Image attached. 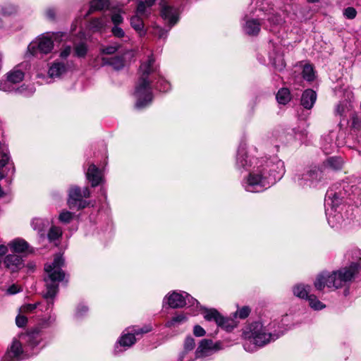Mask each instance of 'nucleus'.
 <instances>
[{
    "mask_svg": "<svg viewBox=\"0 0 361 361\" xmlns=\"http://www.w3.org/2000/svg\"><path fill=\"white\" fill-rule=\"evenodd\" d=\"M62 235V230L57 226H52L48 233V238L50 241L59 239Z\"/></svg>",
    "mask_w": 361,
    "mask_h": 361,
    "instance_id": "c03bdc74",
    "label": "nucleus"
},
{
    "mask_svg": "<svg viewBox=\"0 0 361 361\" xmlns=\"http://www.w3.org/2000/svg\"><path fill=\"white\" fill-rule=\"evenodd\" d=\"M103 64H109L113 66L115 68H120L123 66V60L121 57H116L112 59L102 58Z\"/></svg>",
    "mask_w": 361,
    "mask_h": 361,
    "instance_id": "79ce46f5",
    "label": "nucleus"
},
{
    "mask_svg": "<svg viewBox=\"0 0 361 361\" xmlns=\"http://www.w3.org/2000/svg\"><path fill=\"white\" fill-rule=\"evenodd\" d=\"M10 81L15 85L21 82L24 78V73L18 69L14 68L6 75Z\"/></svg>",
    "mask_w": 361,
    "mask_h": 361,
    "instance_id": "c9c22d12",
    "label": "nucleus"
},
{
    "mask_svg": "<svg viewBox=\"0 0 361 361\" xmlns=\"http://www.w3.org/2000/svg\"><path fill=\"white\" fill-rule=\"evenodd\" d=\"M328 223L332 228H338L341 225L343 219L341 214H328Z\"/></svg>",
    "mask_w": 361,
    "mask_h": 361,
    "instance_id": "58836bf2",
    "label": "nucleus"
},
{
    "mask_svg": "<svg viewBox=\"0 0 361 361\" xmlns=\"http://www.w3.org/2000/svg\"><path fill=\"white\" fill-rule=\"evenodd\" d=\"M267 15L269 16L267 20L270 23L271 27L279 25L283 21L282 18L279 14H275L270 11V14Z\"/></svg>",
    "mask_w": 361,
    "mask_h": 361,
    "instance_id": "de8ad7c7",
    "label": "nucleus"
},
{
    "mask_svg": "<svg viewBox=\"0 0 361 361\" xmlns=\"http://www.w3.org/2000/svg\"><path fill=\"white\" fill-rule=\"evenodd\" d=\"M152 330V326L150 324L145 325L142 327L133 326L126 329V331H129L133 334V336H142L145 334L149 333Z\"/></svg>",
    "mask_w": 361,
    "mask_h": 361,
    "instance_id": "f704fd0d",
    "label": "nucleus"
},
{
    "mask_svg": "<svg viewBox=\"0 0 361 361\" xmlns=\"http://www.w3.org/2000/svg\"><path fill=\"white\" fill-rule=\"evenodd\" d=\"M311 290V286L304 283H298L292 287V292L293 295L306 301L312 295V293H310Z\"/></svg>",
    "mask_w": 361,
    "mask_h": 361,
    "instance_id": "a211bd4d",
    "label": "nucleus"
},
{
    "mask_svg": "<svg viewBox=\"0 0 361 361\" xmlns=\"http://www.w3.org/2000/svg\"><path fill=\"white\" fill-rule=\"evenodd\" d=\"M186 297H188L187 293L173 291L165 296L163 302L164 304H168L171 308H180L186 305Z\"/></svg>",
    "mask_w": 361,
    "mask_h": 361,
    "instance_id": "9b49d317",
    "label": "nucleus"
},
{
    "mask_svg": "<svg viewBox=\"0 0 361 361\" xmlns=\"http://www.w3.org/2000/svg\"><path fill=\"white\" fill-rule=\"evenodd\" d=\"M136 338L129 331H124L115 345L114 352L118 354L135 344Z\"/></svg>",
    "mask_w": 361,
    "mask_h": 361,
    "instance_id": "ddd939ff",
    "label": "nucleus"
},
{
    "mask_svg": "<svg viewBox=\"0 0 361 361\" xmlns=\"http://www.w3.org/2000/svg\"><path fill=\"white\" fill-rule=\"evenodd\" d=\"M222 349L220 341L214 343L212 340L204 339V357Z\"/></svg>",
    "mask_w": 361,
    "mask_h": 361,
    "instance_id": "c85d7f7f",
    "label": "nucleus"
},
{
    "mask_svg": "<svg viewBox=\"0 0 361 361\" xmlns=\"http://www.w3.org/2000/svg\"><path fill=\"white\" fill-rule=\"evenodd\" d=\"M316 99V92L311 89H307L302 94L301 105L307 109H310L312 108Z\"/></svg>",
    "mask_w": 361,
    "mask_h": 361,
    "instance_id": "b1692460",
    "label": "nucleus"
},
{
    "mask_svg": "<svg viewBox=\"0 0 361 361\" xmlns=\"http://www.w3.org/2000/svg\"><path fill=\"white\" fill-rule=\"evenodd\" d=\"M111 19L114 25H119L123 22V18L118 12L113 13Z\"/></svg>",
    "mask_w": 361,
    "mask_h": 361,
    "instance_id": "13d9d810",
    "label": "nucleus"
},
{
    "mask_svg": "<svg viewBox=\"0 0 361 361\" xmlns=\"http://www.w3.org/2000/svg\"><path fill=\"white\" fill-rule=\"evenodd\" d=\"M356 273L357 272H322L317 276L314 281V287L319 292H324L325 288H326L328 291H334L354 279Z\"/></svg>",
    "mask_w": 361,
    "mask_h": 361,
    "instance_id": "39448f33",
    "label": "nucleus"
},
{
    "mask_svg": "<svg viewBox=\"0 0 361 361\" xmlns=\"http://www.w3.org/2000/svg\"><path fill=\"white\" fill-rule=\"evenodd\" d=\"M21 290H22L21 287L18 286V285H16V284H13V285L11 286L8 288V293L9 294H16L17 293H19Z\"/></svg>",
    "mask_w": 361,
    "mask_h": 361,
    "instance_id": "774afa93",
    "label": "nucleus"
},
{
    "mask_svg": "<svg viewBox=\"0 0 361 361\" xmlns=\"http://www.w3.org/2000/svg\"><path fill=\"white\" fill-rule=\"evenodd\" d=\"M108 0H92L90 1V7L87 15H90L94 11H102L108 8Z\"/></svg>",
    "mask_w": 361,
    "mask_h": 361,
    "instance_id": "473e14b6",
    "label": "nucleus"
},
{
    "mask_svg": "<svg viewBox=\"0 0 361 361\" xmlns=\"http://www.w3.org/2000/svg\"><path fill=\"white\" fill-rule=\"evenodd\" d=\"M42 341L38 333L23 334L15 338L1 361H15L26 358L39 352Z\"/></svg>",
    "mask_w": 361,
    "mask_h": 361,
    "instance_id": "20e7f679",
    "label": "nucleus"
},
{
    "mask_svg": "<svg viewBox=\"0 0 361 361\" xmlns=\"http://www.w3.org/2000/svg\"><path fill=\"white\" fill-rule=\"evenodd\" d=\"M357 12L354 7L348 6L343 9V15L348 20H353L357 16Z\"/></svg>",
    "mask_w": 361,
    "mask_h": 361,
    "instance_id": "49530a36",
    "label": "nucleus"
},
{
    "mask_svg": "<svg viewBox=\"0 0 361 361\" xmlns=\"http://www.w3.org/2000/svg\"><path fill=\"white\" fill-rule=\"evenodd\" d=\"M326 165L334 170H338L343 166V160L340 157H331L326 160Z\"/></svg>",
    "mask_w": 361,
    "mask_h": 361,
    "instance_id": "a19ab883",
    "label": "nucleus"
},
{
    "mask_svg": "<svg viewBox=\"0 0 361 361\" xmlns=\"http://www.w3.org/2000/svg\"><path fill=\"white\" fill-rule=\"evenodd\" d=\"M203 356V340L198 343L197 348L195 351V358H200Z\"/></svg>",
    "mask_w": 361,
    "mask_h": 361,
    "instance_id": "338daca9",
    "label": "nucleus"
},
{
    "mask_svg": "<svg viewBox=\"0 0 361 361\" xmlns=\"http://www.w3.org/2000/svg\"><path fill=\"white\" fill-rule=\"evenodd\" d=\"M261 29V23L257 19L247 18L243 25L244 32L250 36L257 35Z\"/></svg>",
    "mask_w": 361,
    "mask_h": 361,
    "instance_id": "5701e85b",
    "label": "nucleus"
},
{
    "mask_svg": "<svg viewBox=\"0 0 361 361\" xmlns=\"http://www.w3.org/2000/svg\"><path fill=\"white\" fill-rule=\"evenodd\" d=\"M55 319L56 317L54 315H49L47 319H43L41 323L42 327L49 326L54 322Z\"/></svg>",
    "mask_w": 361,
    "mask_h": 361,
    "instance_id": "e2e57ef3",
    "label": "nucleus"
},
{
    "mask_svg": "<svg viewBox=\"0 0 361 361\" xmlns=\"http://www.w3.org/2000/svg\"><path fill=\"white\" fill-rule=\"evenodd\" d=\"M48 274L44 277L46 291L43 294V298L46 300L45 311L52 309L54 303V298L58 292V285L59 282L68 281L66 272H47Z\"/></svg>",
    "mask_w": 361,
    "mask_h": 361,
    "instance_id": "423d86ee",
    "label": "nucleus"
},
{
    "mask_svg": "<svg viewBox=\"0 0 361 361\" xmlns=\"http://www.w3.org/2000/svg\"><path fill=\"white\" fill-rule=\"evenodd\" d=\"M159 77V66L156 63L153 55L143 61L139 69V78L134 92L136 98L135 106L138 109L147 106L152 100V84Z\"/></svg>",
    "mask_w": 361,
    "mask_h": 361,
    "instance_id": "7ed1b4c3",
    "label": "nucleus"
},
{
    "mask_svg": "<svg viewBox=\"0 0 361 361\" xmlns=\"http://www.w3.org/2000/svg\"><path fill=\"white\" fill-rule=\"evenodd\" d=\"M14 90H16L15 85L10 81L7 75L5 80H0V90L11 92Z\"/></svg>",
    "mask_w": 361,
    "mask_h": 361,
    "instance_id": "a18cd8bd",
    "label": "nucleus"
},
{
    "mask_svg": "<svg viewBox=\"0 0 361 361\" xmlns=\"http://www.w3.org/2000/svg\"><path fill=\"white\" fill-rule=\"evenodd\" d=\"M87 47L84 43H80L75 47L74 54L78 57H83L87 53Z\"/></svg>",
    "mask_w": 361,
    "mask_h": 361,
    "instance_id": "8fccbe9b",
    "label": "nucleus"
},
{
    "mask_svg": "<svg viewBox=\"0 0 361 361\" xmlns=\"http://www.w3.org/2000/svg\"><path fill=\"white\" fill-rule=\"evenodd\" d=\"M14 172L15 167L9 152L7 148L2 147L0 149V179L13 176Z\"/></svg>",
    "mask_w": 361,
    "mask_h": 361,
    "instance_id": "9d476101",
    "label": "nucleus"
},
{
    "mask_svg": "<svg viewBox=\"0 0 361 361\" xmlns=\"http://www.w3.org/2000/svg\"><path fill=\"white\" fill-rule=\"evenodd\" d=\"M54 48L52 37L49 35H43L34 42H32L28 47V51L32 56H37L39 54H47Z\"/></svg>",
    "mask_w": 361,
    "mask_h": 361,
    "instance_id": "6e6552de",
    "label": "nucleus"
},
{
    "mask_svg": "<svg viewBox=\"0 0 361 361\" xmlns=\"http://www.w3.org/2000/svg\"><path fill=\"white\" fill-rule=\"evenodd\" d=\"M111 32L114 37L118 38H122L125 36V32L118 25H114L111 29Z\"/></svg>",
    "mask_w": 361,
    "mask_h": 361,
    "instance_id": "bf43d9fd",
    "label": "nucleus"
},
{
    "mask_svg": "<svg viewBox=\"0 0 361 361\" xmlns=\"http://www.w3.org/2000/svg\"><path fill=\"white\" fill-rule=\"evenodd\" d=\"M17 90L19 92L24 94L25 96L31 95L35 92V89L33 88V87H30L27 89V92L25 91V90H27V87H24V86H21V87L20 88H18Z\"/></svg>",
    "mask_w": 361,
    "mask_h": 361,
    "instance_id": "69168bd1",
    "label": "nucleus"
},
{
    "mask_svg": "<svg viewBox=\"0 0 361 361\" xmlns=\"http://www.w3.org/2000/svg\"><path fill=\"white\" fill-rule=\"evenodd\" d=\"M107 22L105 16L94 18L90 22L89 27L92 32H100L106 27Z\"/></svg>",
    "mask_w": 361,
    "mask_h": 361,
    "instance_id": "c756f323",
    "label": "nucleus"
},
{
    "mask_svg": "<svg viewBox=\"0 0 361 361\" xmlns=\"http://www.w3.org/2000/svg\"><path fill=\"white\" fill-rule=\"evenodd\" d=\"M322 178V172L314 167L303 173H297L295 176V182L302 188L312 187Z\"/></svg>",
    "mask_w": 361,
    "mask_h": 361,
    "instance_id": "1a4fd4ad",
    "label": "nucleus"
},
{
    "mask_svg": "<svg viewBox=\"0 0 361 361\" xmlns=\"http://www.w3.org/2000/svg\"><path fill=\"white\" fill-rule=\"evenodd\" d=\"M221 314L214 308L204 307V321L208 322H214L215 325L221 321Z\"/></svg>",
    "mask_w": 361,
    "mask_h": 361,
    "instance_id": "cd10ccee",
    "label": "nucleus"
},
{
    "mask_svg": "<svg viewBox=\"0 0 361 361\" xmlns=\"http://www.w3.org/2000/svg\"><path fill=\"white\" fill-rule=\"evenodd\" d=\"M160 8L161 17L167 20L171 26L175 25L178 20V10L165 1L160 3Z\"/></svg>",
    "mask_w": 361,
    "mask_h": 361,
    "instance_id": "f8f14e48",
    "label": "nucleus"
},
{
    "mask_svg": "<svg viewBox=\"0 0 361 361\" xmlns=\"http://www.w3.org/2000/svg\"><path fill=\"white\" fill-rule=\"evenodd\" d=\"M271 3V0H252V5L255 8V11L270 14V11L273 10Z\"/></svg>",
    "mask_w": 361,
    "mask_h": 361,
    "instance_id": "a878e982",
    "label": "nucleus"
},
{
    "mask_svg": "<svg viewBox=\"0 0 361 361\" xmlns=\"http://www.w3.org/2000/svg\"><path fill=\"white\" fill-rule=\"evenodd\" d=\"M90 192L88 188L82 190L78 186H72L68 191V204L71 209H80L85 208L88 203L83 198L89 197Z\"/></svg>",
    "mask_w": 361,
    "mask_h": 361,
    "instance_id": "0eeeda50",
    "label": "nucleus"
},
{
    "mask_svg": "<svg viewBox=\"0 0 361 361\" xmlns=\"http://www.w3.org/2000/svg\"><path fill=\"white\" fill-rule=\"evenodd\" d=\"M238 325V321L235 317H225L223 315L221 317V321L218 323V325H215V329L213 331L208 332L209 335L212 336L218 332L219 328L230 332Z\"/></svg>",
    "mask_w": 361,
    "mask_h": 361,
    "instance_id": "dca6fc26",
    "label": "nucleus"
},
{
    "mask_svg": "<svg viewBox=\"0 0 361 361\" xmlns=\"http://www.w3.org/2000/svg\"><path fill=\"white\" fill-rule=\"evenodd\" d=\"M88 311V307L83 305V304H80L77 307V310H76V314L78 316V317H82Z\"/></svg>",
    "mask_w": 361,
    "mask_h": 361,
    "instance_id": "0e129e2a",
    "label": "nucleus"
},
{
    "mask_svg": "<svg viewBox=\"0 0 361 361\" xmlns=\"http://www.w3.org/2000/svg\"><path fill=\"white\" fill-rule=\"evenodd\" d=\"M250 310L248 307H243L233 314V317L236 319L237 317L240 319H245L250 314Z\"/></svg>",
    "mask_w": 361,
    "mask_h": 361,
    "instance_id": "09e8293b",
    "label": "nucleus"
},
{
    "mask_svg": "<svg viewBox=\"0 0 361 361\" xmlns=\"http://www.w3.org/2000/svg\"><path fill=\"white\" fill-rule=\"evenodd\" d=\"M64 267V259L61 255H56L51 264L47 266L44 271H59Z\"/></svg>",
    "mask_w": 361,
    "mask_h": 361,
    "instance_id": "e433bc0d",
    "label": "nucleus"
},
{
    "mask_svg": "<svg viewBox=\"0 0 361 361\" xmlns=\"http://www.w3.org/2000/svg\"><path fill=\"white\" fill-rule=\"evenodd\" d=\"M27 319L26 317L18 314L16 318V323L18 327H23L27 324Z\"/></svg>",
    "mask_w": 361,
    "mask_h": 361,
    "instance_id": "052dcab7",
    "label": "nucleus"
},
{
    "mask_svg": "<svg viewBox=\"0 0 361 361\" xmlns=\"http://www.w3.org/2000/svg\"><path fill=\"white\" fill-rule=\"evenodd\" d=\"M307 301L309 307L314 311H320L326 308V305L314 294H312Z\"/></svg>",
    "mask_w": 361,
    "mask_h": 361,
    "instance_id": "72a5a7b5",
    "label": "nucleus"
},
{
    "mask_svg": "<svg viewBox=\"0 0 361 361\" xmlns=\"http://www.w3.org/2000/svg\"><path fill=\"white\" fill-rule=\"evenodd\" d=\"M276 99L279 104H286L290 100V91L287 88H281L276 94Z\"/></svg>",
    "mask_w": 361,
    "mask_h": 361,
    "instance_id": "4c0bfd02",
    "label": "nucleus"
},
{
    "mask_svg": "<svg viewBox=\"0 0 361 361\" xmlns=\"http://www.w3.org/2000/svg\"><path fill=\"white\" fill-rule=\"evenodd\" d=\"M130 25L140 35L144 36L146 33L144 30V23L142 16L135 14L130 18Z\"/></svg>",
    "mask_w": 361,
    "mask_h": 361,
    "instance_id": "bb28decb",
    "label": "nucleus"
},
{
    "mask_svg": "<svg viewBox=\"0 0 361 361\" xmlns=\"http://www.w3.org/2000/svg\"><path fill=\"white\" fill-rule=\"evenodd\" d=\"M49 225V221L45 219L35 217L31 221L32 228L37 231L41 236L44 235V232Z\"/></svg>",
    "mask_w": 361,
    "mask_h": 361,
    "instance_id": "393cba45",
    "label": "nucleus"
},
{
    "mask_svg": "<svg viewBox=\"0 0 361 361\" xmlns=\"http://www.w3.org/2000/svg\"><path fill=\"white\" fill-rule=\"evenodd\" d=\"M302 77L307 81H312L314 79V73L313 68L310 64L304 66L302 69Z\"/></svg>",
    "mask_w": 361,
    "mask_h": 361,
    "instance_id": "37998d69",
    "label": "nucleus"
},
{
    "mask_svg": "<svg viewBox=\"0 0 361 361\" xmlns=\"http://www.w3.org/2000/svg\"><path fill=\"white\" fill-rule=\"evenodd\" d=\"M246 149V143L241 142L238 149L236 157V167L238 169H247L252 163V160L248 159Z\"/></svg>",
    "mask_w": 361,
    "mask_h": 361,
    "instance_id": "4468645a",
    "label": "nucleus"
},
{
    "mask_svg": "<svg viewBox=\"0 0 361 361\" xmlns=\"http://www.w3.org/2000/svg\"><path fill=\"white\" fill-rule=\"evenodd\" d=\"M350 262V266L345 271H359L361 270V250L354 248L349 250L345 255Z\"/></svg>",
    "mask_w": 361,
    "mask_h": 361,
    "instance_id": "2eb2a0df",
    "label": "nucleus"
},
{
    "mask_svg": "<svg viewBox=\"0 0 361 361\" xmlns=\"http://www.w3.org/2000/svg\"><path fill=\"white\" fill-rule=\"evenodd\" d=\"M152 33L153 35L158 37L159 38H166L167 35V31L161 28L158 25H154L152 27Z\"/></svg>",
    "mask_w": 361,
    "mask_h": 361,
    "instance_id": "603ef678",
    "label": "nucleus"
},
{
    "mask_svg": "<svg viewBox=\"0 0 361 361\" xmlns=\"http://www.w3.org/2000/svg\"><path fill=\"white\" fill-rule=\"evenodd\" d=\"M187 320V314L183 312H180L172 317L171 319L166 323L165 326L168 328L176 327L186 322Z\"/></svg>",
    "mask_w": 361,
    "mask_h": 361,
    "instance_id": "7c9ffc66",
    "label": "nucleus"
},
{
    "mask_svg": "<svg viewBox=\"0 0 361 361\" xmlns=\"http://www.w3.org/2000/svg\"><path fill=\"white\" fill-rule=\"evenodd\" d=\"M343 197L341 191L335 192L333 189H329L326 192L325 197V204L331 207V209H336L338 207L343 200Z\"/></svg>",
    "mask_w": 361,
    "mask_h": 361,
    "instance_id": "412c9836",
    "label": "nucleus"
},
{
    "mask_svg": "<svg viewBox=\"0 0 361 361\" xmlns=\"http://www.w3.org/2000/svg\"><path fill=\"white\" fill-rule=\"evenodd\" d=\"M284 173V164L281 160L256 159L252 171L243 182L247 192H259L269 188Z\"/></svg>",
    "mask_w": 361,
    "mask_h": 361,
    "instance_id": "f257e3e1",
    "label": "nucleus"
},
{
    "mask_svg": "<svg viewBox=\"0 0 361 361\" xmlns=\"http://www.w3.org/2000/svg\"><path fill=\"white\" fill-rule=\"evenodd\" d=\"M195 346V339L191 336H188L185 338L183 342V350L180 353L178 360L183 361L185 356L190 351H192Z\"/></svg>",
    "mask_w": 361,
    "mask_h": 361,
    "instance_id": "2f4dec72",
    "label": "nucleus"
},
{
    "mask_svg": "<svg viewBox=\"0 0 361 361\" xmlns=\"http://www.w3.org/2000/svg\"><path fill=\"white\" fill-rule=\"evenodd\" d=\"M286 330L287 328L281 327L276 322H270L267 326L259 322H253L243 331V348L247 352H255L258 348L278 339Z\"/></svg>",
    "mask_w": 361,
    "mask_h": 361,
    "instance_id": "f03ea898",
    "label": "nucleus"
},
{
    "mask_svg": "<svg viewBox=\"0 0 361 361\" xmlns=\"http://www.w3.org/2000/svg\"><path fill=\"white\" fill-rule=\"evenodd\" d=\"M68 66L66 63L56 60L49 66L48 74L51 78H60L68 71Z\"/></svg>",
    "mask_w": 361,
    "mask_h": 361,
    "instance_id": "f3484780",
    "label": "nucleus"
},
{
    "mask_svg": "<svg viewBox=\"0 0 361 361\" xmlns=\"http://www.w3.org/2000/svg\"><path fill=\"white\" fill-rule=\"evenodd\" d=\"M5 267L11 270L21 269L23 267V258L17 255H8L4 261Z\"/></svg>",
    "mask_w": 361,
    "mask_h": 361,
    "instance_id": "4be33fe9",
    "label": "nucleus"
},
{
    "mask_svg": "<svg viewBox=\"0 0 361 361\" xmlns=\"http://www.w3.org/2000/svg\"><path fill=\"white\" fill-rule=\"evenodd\" d=\"M86 178L92 187L99 185L102 180V171L93 164H90L86 172Z\"/></svg>",
    "mask_w": 361,
    "mask_h": 361,
    "instance_id": "6ab92c4d",
    "label": "nucleus"
},
{
    "mask_svg": "<svg viewBox=\"0 0 361 361\" xmlns=\"http://www.w3.org/2000/svg\"><path fill=\"white\" fill-rule=\"evenodd\" d=\"M16 12V8L13 5H6L1 8V13L4 16H10Z\"/></svg>",
    "mask_w": 361,
    "mask_h": 361,
    "instance_id": "4d7b16f0",
    "label": "nucleus"
},
{
    "mask_svg": "<svg viewBox=\"0 0 361 361\" xmlns=\"http://www.w3.org/2000/svg\"><path fill=\"white\" fill-rule=\"evenodd\" d=\"M118 48H119L118 44H114L109 45L106 47H104L103 48H102L101 51H102V53L104 54H113L116 51H118Z\"/></svg>",
    "mask_w": 361,
    "mask_h": 361,
    "instance_id": "5fc2aeb1",
    "label": "nucleus"
},
{
    "mask_svg": "<svg viewBox=\"0 0 361 361\" xmlns=\"http://www.w3.org/2000/svg\"><path fill=\"white\" fill-rule=\"evenodd\" d=\"M10 249L16 253L27 254L32 252L28 243L23 239H15L8 245Z\"/></svg>",
    "mask_w": 361,
    "mask_h": 361,
    "instance_id": "aec40b11",
    "label": "nucleus"
},
{
    "mask_svg": "<svg viewBox=\"0 0 361 361\" xmlns=\"http://www.w3.org/2000/svg\"><path fill=\"white\" fill-rule=\"evenodd\" d=\"M151 13V6H147L142 1H140L137 6L136 14L142 17H148Z\"/></svg>",
    "mask_w": 361,
    "mask_h": 361,
    "instance_id": "ea45409f",
    "label": "nucleus"
},
{
    "mask_svg": "<svg viewBox=\"0 0 361 361\" xmlns=\"http://www.w3.org/2000/svg\"><path fill=\"white\" fill-rule=\"evenodd\" d=\"M73 217V214L68 212V211H63L60 215H59V220L62 223L68 224L69 223Z\"/></svg>",
    "mask_w": 361,
    "mask_h": 361,
    "instance_id": "864d4df0",
    "label": "nucleus"
},
{
    "mask_svg": "<svg viewBox=\"0 0 361 361\" xmlns=\"http://www.w3.org/2000/svg\"><path fill=\"white\" fill-rule=\"evenodd\" d=\"M155 87L159 89L160 91L166 92L170 88V84L167 81L161 79L159 82H157Z\"/></svg>",
    "mask_w": 361,
    "mask_h": 361,
    "instance_id": "6e6d98bb",
    "label": "nucleus"
},
{
    "mask_svg": "<svg viewBox=\"0 0 361 361\" xmlns=\"http://www.w3.org/2000/svg\"><path fill=\"white\" fill-rule=\"evenodd\" d=\"M72 49L70 46L65 47L60 52L59 56L61 59H66L70 56Z\"/></svg>",
    "mask_w": 361,
    "mask_h": 361,
    "instance_id": "680f3d73",
    "label": "nucleus"
},
{
    "mask_svg": "<svg viewBox=\"0 0 361 361\" xmlns=\"http://www.w3.org/2000/svg\"><path fill=\"white\" fill-rule=\"evenodd\" d=\"M41 305L40 302H36L34 304H25L20 307V313H28L32 312L36 308H37Z\"/></svg>",
    "mask_w": 361,
    "mask_h": 361,
    "instance_id": "3c124183",
    "label": "nucleus"
}]
</instances>
